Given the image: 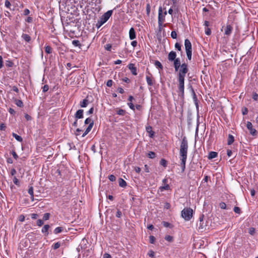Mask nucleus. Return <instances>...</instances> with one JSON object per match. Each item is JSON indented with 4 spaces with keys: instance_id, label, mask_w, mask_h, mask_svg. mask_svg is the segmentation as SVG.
Segmentation results:
<instances>
[{
    "instance_id": "56",
    "label": "nucleus",
    "mask_w": 258,
    "mask_h": 258,
    "mask_svg": "<svg viewBox=\"0 0 258 258\" xmlns=\"http://www.w3.org/2000/svg\"><path fill=\"white\" fill-rule=\"evenodd\" d=\"M234 211L236 213H237V214H240L241 213V210L240 209V208L238 207H235L234 208V209H233Z\"/></svg>"
},
{
    "instance_id": "14",
    "label": "nucleus",
    "mask_w": 258,
    "mask_h": 258,
    "mask_svg": "<svg viewBox=\"0 0 258 258\" xmlns=\"http://www.w3.org/2000/svg\"><path fill=\"white\" fill-rule=\"evenodd\" d=\"M129 37L131 40H133L136 38V34L135 29L132 27L129 31Z\"/></svg>"
},
{
    "instance_id": "9",
    "label": "nucleus",
    "mask_w": 258,
    "mask_h": 258,
    "mask_svg": "<svg viewBox=\"0 0 258 258\" xmlns=\"http://www.w3.org/2000/svg\"><path fill=\"white\" fill-rule=\"evenodd\" d=\"M232 30L233 27L230 24H227L224 29V35L227 36H230L232 33Z\"/></svg>"
},
{
    "instance_id": "27",
    "label": "nucleus",
    "mask_w": 258,
    "mask_h": 258,
    "mask_svg": "<svg viewBox=\"0 0 258 258\" xmlns=\"http://www.w3.org/2000/svg\"><path fill=\"white\" fill-rule=\"evenodd\" d=\"M12 136H13V137L14 138H15V139H16L17 141H19V142H22L23 141V139H22V138L21 136H20L18 135L17 134H15V133H12Z\"/></svg>"
},
{
    "instance_id": "47",
    "label": "nucleus",
    "mask_w": 258,
    "mask_h": 258,
    "mask_svg": "<svg viewBox=\"0 0 258 258\" xmlns=\"http://www.w3.org/2000/svg\"><path fill=\"white\" fill-rule=\"evenodd\" d=\"M165 239L169 242H172L173 240V238L170 235H166L165 237Z\"/></svg>"
},
{
    "instance_id": "38",
    "label": "nucleus",
    "mask_w": 258,
    "mask_h": 258,
    "mask_svg": "<svg viewBox=\"0 0 258 258\" xmlns=\"http://www.w3.org/2000/svg\"><path fill=\"white\" fill-rule=\"evenodd\" d=\"M159 188L161 191H163L164 190H169L170 189V186L169 184H165L164 186H160Z\"/></svg>"
},
{
    "instance_id": "31",
    "label": "nucleus",
    "mask_w": 258,
    "mask_h": 258,
    "mask_svg": "<svg viewBox=\"0 0 258 258\" xmlns=\"http://www.w3.org/2000/svg\"><path fill=\"white\" fill-rule=\"evenodd\" d=\"M63 230V228L62 227H57L54 230V233L55 234H57L59 233H61Z\"/></svg>"
},
{
    "instance_id": "53",
    "label": "nucleus",
    "mask_w": 258,
    "mask_h": 258,
    "mask_svg": "<svg viewBox=\"0 0 258 258\" xmlns=\"http://www.w3.org/2000/svg\"><path fill=\"white\" fill-rule=\"evenodd\" d=\"M6 127H7V126L5 123H2L0 124V131H5L6 129Z\"/></svg>"
},
{
    "instance_id": "62",
    "label": "nucleus",
    "mask_w": 258,
    "mask_h": 258,
    "mask_svg": "<svg viewBox=\"0 0 258 258\" xmlns=\"http://www.w3.org/2000/svg\"><path fill=\"white\" fill-rule=\"evenodd\" d=\"M12 154L13 156V157L15 159H17L18 158V155L17 154L16 152H15V150H13L12 151Z\"/></svg>"
},
{
    "instance_id": "2",
    "label": "nucleus",
    "mask_w": 258,
    "mask_h": 258,
    "mask_svg": "<svg viewBox=\"0 0 258 258\" xmlns=\"http://www.w3.org/2000/svg\"><path fill=\"white\" fill-rule=\"evenodd\" d=\"M165 11L163 12V9L161 7L159 8L158 16V23L159 30L161 31L163 27L166 26V24L163 25V23L165 21V16L167 15V11L166 9H164Z\"/></svg>"
},
{
    "instance_id": "20",
    "label": "nucleus",
    "mask_w": 258,
    "mask_h": 258,
    "mask_svg": "<svg viewBox=\"0 0 258 258\" xmlns=\"http://www.w3.org/2000/svg\"><path fill=\"white\" fill-rule=\"evenodd\" d=\"M187 158H181V166L182 172H183L185 171V164Z\"/></svg>"
},
{
    "instance_id": "33",
    "label": "nucleus",
    "mask_w": 258,
    "mask_h": 258,
    "mask_svg": "<svg viewBox=\"0 0 258 258\" xmlns=\"http://www.w3.org/2000/svg\"><path fill=\"white\" fill-rule=\"evenodd\" d=\"M219 207L222 209H230V208L227 206L226 204L224 202H221L219 204Z\"/></svg>"
},
{
    "instance_id": "46",
    "label": "nucleus",
    "mask_w": 258,
    "mask_h": 258,
    "mask_svg": "<svg viewBox=\"0 0 258 258\" xmlns=\"http://www.w3.org/2000/svg\"><path fill=\"white\" fill-rule=\"evenodd\" d=\"M186 53L187 59L189 60H191V57H192V51H186Z\"/></svg>"
},
{
    "instance_id": "48",
    "label": "nucleus",
    "mask_w": 258,
    "mask_h": 258,
    "mask_svg": "<svg viewBox=\"0 0 258 258\" xmlns=\"http://www.w3.org/2000/svg\"><path fill=\"white\" fill-rule=\"evenodd\" d=\"M249 233L251 235H253L255 233V229L253 227H250L249 229V231H248Z\"/></svg>"
},
{
    "instance_id": "5",
    "label": "nucleus",
    "mask_w": 258,
    "mask_h": 258,
    "mask_svg": "<svg viewBox=\"0 0 258 258\" xmlns=\"http://www.w3.org/2000/svg\"><path fill=\"white\" fill-rule=\"evenodd\" d=\"M188 72V65L185 62L181 64L180 70L178 73V77L185 78L186 74Z\"/></svg>"
},
{
    "instance_id": "4",
    "label": "nucleus",
    "mask_w": 258,
    "mask_h": 258,
    "mask_svg": "<svg viewBox=\"0 0 258 258\" xmlns=\"http://www.w3.org/2000/svg\"><path fill=\"white\" fill-rule=\"evenodd\" d=\"M193 210L190 208H185L181 211V217L185 221H189L193 216Z\"/></svg>"
},
{
    "instance_id": "35",
    "label": "nucleus",
    "mask_w": 258,
    "mask_h": 258,
    "mask_svg": "<svg viewBox=\"0 0 258 258\" xmlns=\"http://www.w3.org/2000/svg\"><path fill=\"white\" fill-rule=\"evenodd\" d=\"M44 48L46 53L50 54L52 52V48L49 45L45 46Z\"/></svg>"
},
{
    "instance_id": "37",
    "label": "nucleus",
    "mask_w": 258,
    "mask_h": 258,
    "mask_svg": "<svg viewBox=\"0 0 258 258\" xmlns=\"http://www.w3.org/2000/svg\"><path fill=\"white\" fill-rule=\"evenodd\" d=\"M148 157L151 159H154L156 157V154L155 152L150 151L148 154Z\"/></svg>"
},
{
    "instance_id": "30",
    "label": "nucleus",
    "mask_w": 258,
    "mask_h": 258,
    "mask_svg": "<svg viewBox=\"0 0 258 258\" xmlns=\"http://www.w3.org/2000/svg\"><path fill=\"white\" fill-rule=\"evenodd\" d=\"M185 78L178 77V86L184 85Z\"/></svg>"
},
{
    "instance_id": "15",
    "label": "nucleus",
    "mask_w": 258,
    "mask_h": 258,
    "mask_svg": "<svg viewBox=\"0 0 258 258\" xmlns=\"http://www.w3.org/2000/svg\"><path fill=\"white\" fill-rule=\"evenodd\" d=\"M88 97L87 96L85 99H83L80 103V106L82 108H85L87 106L89 103V101L88 99Z\"/></svg>"
},
{
    "instance_id": "25",
    "label": "nucleus",
    "mask_w": 258,
    "mask_h": 258,
    "mask_svg": "<svg viewBox=\"0 0 258 258\" xmlns=\"http://www.w3.org/2000/svg\"><path fill=\"white\" fill-rule=\"evenodd\" d=\"M16 105L20 107H23L24 106L23 102L21 100L15 99L14 100Z\"/></svg>"
},
{
    "instance_id": "40",
    "label": "nucleus",
    "mask_w": 258,
    "mask_h": 258,
    "mask_svg": "<svg viewBox=\"0 0 258 258\" xmlns=\"http://www.w3.org/2000/svg\"><path fill=\"white\" fill-rule=\"evenodd\" d=\"M125 110L119 109L117 111V114L119 115H124L125 114Z\"/></svg>"
},
{
    "instance_id": "34",
    "label": "nucleus",
    "mask_w": 258,
    "mask_h": 258,
    "mask_svg": "<svg viewBox=\"0 0 258 258\" xmlns=\"http://www.w3.org/2000/svg\"><path fill=\"white\" fill-rule=\"evenodd\" d=\"M154 64L156 67V68L160 69V70H163V66L159 61L156 60L154 62Z\"/></svg>"
},
{
    "instance_id": "16",
    "label": "nucleus",
    "mask_w": 258,
    "mask_h": 258,
    "mask_svg": "<svg viewBox=\"0 0 258 258\" xmlns=\"http://www.w3.org/2000/svg\"><path fill=\"white\" fill-rule=\"evenodd\" d=\"M128 69L131 70L132 73L134 75H137V68L135 67V64L133 63H130L128 64Z\"/></svg>"
},
{
    "instance_id": "64",
    "label": "nucleus",
    "mask_w": 258,
    "mask_h": 258,
    "mask_svg": "<svg viewBox=\"0 0 258 258\" xmlns=\"http://www.w3.org/2000/svg\"><path fill=\"white\" fill-rule=\"evenodd\" d=\"M9 113H10L11 114H12V115H15V114H16V111H15V110H14V109H13V108H10L9 109Z\"/></svg>"
},
{
    "instance_id": "8",
    "label": "nucleus",
    "mask_w": 258,
    "mask_h": 258,
    "mask_svg": "<svg viewBox=\"0 0 258 258\" xmlns=\"http://www.w3.org/2000/svg\"><path fill=\"white\" fill-rule=\"evenodd\" d=\"M246 126L252 136H255L257 135L256 131L253 128L252 124L250 121L247 122Z\"/></svg>"
},
{
    "instance_id": "29",
    "label": "nucleus",
    "mask_w": 258,
    "mask_h": 258,
    "mask_svg": "<svg viewBox=\"0 0 258 258\" xmlns=\"http://www.w3.org/2000/svg\"><path fill=\"white\" fill-rule=\"evenodd\" d=\"M181 45L178 42H176L175 44V49L178 50L179 51H180L181 54L182 55L183 51L181 49Z\"/></svg>"
},
{
    "instance_id": "23",
    "label": "nucleus",
    "mask_w": 258,
    "mask_h": 258,
    "mask_svg": "<svg viewBox=\"0 0 258 258\" xmlns=\"http://www.w3.org/2000/svg\"><path fill=\"white\" fill-rule=\"evenodd\" d=\"M227 140V144L228 145H231L234 141V138L232 135L229 134Z\"/></svg>"
},
{
    "instance_id": "36",
    "label": "nucleus",
    "mask_w": 258,
    "mask_h": 258,
    "mask_svg": "<svg viewBox=\"0 0 258 258\" xmlns=\"http://www.w3.org/2000/svg\"><path fill=\"white\" fill-rule=\"evenodd\" d=\"M173 66H181L180 59L179 57L177 58L173 61Z\"/></svg>"
},
{
    "instance_id": "13",
    "label": "nucleus",
    "mask_w": 258,
    "mask_h": 258,
    "mask_svg": "<svg viewBox=\"0 0 258 258\" xmlns=\"http://www.w3.org/2000/svg\"><path fill=\"white\" fill-rule=\"evenodd\" d=\"M83 112L84 110L83 109H79L77 110L75 114V118L77 119L83 118Z\"/></svg>"
},
{
    "instance_id": "22",
    "label": "nucleus",
    "mask_w": 258,
    "mask_h": 258,
    "mask_svg": "<svg viewBox=\"0 0 258 258\" xmlns=\"http://www.w3.org/2000/svg\"><path fill=\"white\" fill-rule=\"evenodd\" d=\"M92 127V124L91 123L88 125L87 128L86 129L85 132L82 135V137H84L85 136H86L90 132Z\"/></svg>"
},
{
    "instance_id": "39",
    "label": "nucleus",
    "mask_w": 258,
    "mask_h": 258,
    "mask_svg": "<svg viewBox=\"0 0 258 258\" xmlns=\"http://www.w3.org/2000/svg\"><path fill=\"white\" fill-rule=\"evenodd\" d=\"M50 213H45L44 215H43V220L44 221H46V220H47L49 219L50 218Z\"/></svg>"
},
{
    "instance_id": "24",
    "label": "nucleus",
    "mask_w": 258,
    "mask_h": 258,
    "mask_svg": "<svg viewBox=\"0 0 258 258\" xmlns=\"http://www.w3.org/2000/svg\"><path fill=\"white\" fill-rule=\"evenodd\" d=\"M218 156V153L216 152L211 151L209 153L208 158L209 159H212L214 158H216Z\"/></svg>"
},
{
    "instance_id": "44",
    "label": "nucleus",
    "mask_w": 258,
    "mask_h": 258,
    "mask_svg": "<svg viewBox=\"0 0 258 258\" xmlns=\"http://www.w3.org/2000/svg\"><path fill=\"white\" fill-rule=\"evenodd\" d=\"M5 5L6 7H7L8 9H9L10 10H12L11 8V3L9 1L6 0V1L5 2Z\"/></svg>"
},
{
    "instance_id": "3",
    "label": "nucleus",
    "mask_w": 258,
    "mask_h": 258,
    "mask_svg": "<svg viewBox=\"0 0 258 258\" xmlns=\"http://www.w3.org/2000/svg\"><path fill=\"white\" fill-rule=\"evenodd\" d=\"M113 13V10H109L105 13L98 20L96 27L97 28H99L102 25H103L105 22H106L109 18L111 16Z\"/></svg>"
},
{
    "instance_id": "60",
    "label": "nucleus",
    "mask_w": 258,
    "mask_h": 258,
    "mask_svg": "<svg viewBox=\"0 0 258 258\" xmlns=\"http://www.w3.org/2000/svg\"><path fill=\"white\" fill-rule=\"evenodd\" d=\"M205 34L207 35H210L211 34V31L210 28H205Z\"/></svg>"
},
{
    "instance_id": "50",
    "label": "nucleus",
    "mask_w": 258,
    "mask_h": 258,
    "mask_svg": "<svg viewBox=\"0 0 258 258\" xmlns=\"http://www.w3.org/2000/svg\"><path fill=\"white\" fill-rule=\"evenodd\" d=\"M104 48L105 50L107 51H111L112 48V45L111 44H107L104 46Z\"/></svg>"
},
{
    "instance_id": "42",
    "label": "nucleus",
    "mask_w": 258,
    "mask_h": 258,
    "mask_svg": "<svg viewBox=\"0 0 258 258\" xmlns=\"http://www.w3.org/2000/svg\"><path fill=\"white\" fill-rule=\"evenodd\" d=\"M169 4H172L173 7H176L178 0H168Z\"/></svg>"
},
{
    "instance_id": "26",
    "label": "nucleus",
    "mask_w": 258,
    "mask_h": 258,
    "mask_svg": "<svg viewBox=\"0 0 258 258\" xmlns=\"http://www.w3.org/2000/svg\"><path fill=\"white\" fill-rule=\"evenodd\" d=\"M190 88H191V93H192V98H193L194 101V102H198V100L196 94L194 91V89H193V88L191 86H190Z\"/></svg>"
},
{
    "instance_id": "52",
    "label": "nucleus",
    "mask_w": 258,
    "mask_h": 258,
    "mask_svg": "<svg viewBox=\"0 0 258 258\" xmlns=\"http://www.w3.org/2000/svg\"><path fill=\"white\" fill-rule=\"evenodd\" d=\"M150 9H151V7H150V4H147L146 5V12H147V14L148 16H149V15H150Z\"/></svg>"
},
{
    "instance_id": "18",
    "label": "nucleus",
    "mask_w": 258,
    "mask_h": 258,
    "mask_svg": "<svg viewBox=\"0 0 258 258\" xmlns=\"http://www.w3.org/2000/svg\"><path fill=\"white\" fill-rule=\"evenodd\" d=\"M49 228H50V226L49 225H48V224L45 225L42 229V230H41L42 232L43 233H44L45 235H48L49 234L48 229Z\"/></svg>"
},
{
    "instance_id": "28",
    "label": "nucleus",
    "mask_w": 258,
    "mask_h": 258,
    "mask_svg": "<svg viewBox=\"0 0 258 258\" xmlns=\"http://www.w3.org/2000/svg\"><path fill=\"white\" fill-rule=\"evenodd\" d=\"M73 45L75 47H79V48H81L82 45L80 43V42L78 40H74L72 41Z\"/></svg>"
},
{
    "instance_id": "19",
    "label": "nucleus",
    "mask_w": 258,
    "mask_h": 258,
    "mask_svg": "<svg viewBox=\"0 0 258 258\" xmlns=\"http://www.w3.org/2000/svg\"><path fill=\"white\" fill-rule=\"evenodd\" d=\"M119 185L121 187H125L127 185L126 181L121 178H119L118 179Z\"/></svg>"
},
{
    "instance_id": "61",
    "label": "nucleus",
    "mask_w": 258,
    "mask_h": 258,
    "mask_svg": "<svg viewBox=\"0 0 258 258\" xmlns=\"http://www.w3.org/2000/svg\"><path fill=\"white\" fill-rule=\"evenodd\" d=\"M113 83V82L112 80H108L107 82L106 85L108 87H110L112 86Z\"/></svg>"
},
{
    "instance_id": "11",
    "label": "nucleus",
    "mask_w": 258,
    "mask_h": 258,
    "mask_svg": "<svg viewBox=\"0 0 258 258\" xmlns=\"http://www.w3.org/2000/svg\"><path fill=\"white\" fill-rule=\"evenodd\" d=\"M184 85L181 86H178V94L179 97L182 100L184 99Z\"/></svg>"
},
{
    "instance_id": "51",
    "label": "nucleus",
    "mask_w": 258,
    "mask_h": 258,
    "mask_svg": "<svg viewBox=\"0 0 258 258\" xmlns=\"http://www.w3.org/2000/svg\"><path fill=\"white\" fill-rule=\"evenodd\" d=\"M155 237L154 236L150 235L149 236V241L151 243L154 244L155 243Z\"/></svg>"
},
{
    "instance_id": "54",
    "label": "nucleus",
    "mask_w": 258,
    "mask_h": 258,
    "mask_svg": "<svg viewBox=\"0 0 258 258\" xmlns=\"http://www.w3.org/2000/svg\"><path fill=\"white\" fill-rule=\"evenodd\" d=\"M44 224V222H43V220H41V219H38L37 221V225L38 226H41L43 225Z\"/></svg>"
},
{
    "instance_id": "1",
    "label": "nucleus",
    "mask_w": 258,
    "mask_h": 258,
    "mask_svg": "<svg viewBox=\"0 0 258 258\" xmlns=\"http://www.w3.org/2000/svg\"><path fill=\"white\" fill-rule=\"evenodd\" d=\"M188 145L187 138L185 136L182 138L179 149V155L181 158H187Z\"/></svg>"
},
{
    "instance_id": "12",
    "label": "nucleus",
    "mask_w": 258,
    "mask_h": 258,
    "mask_svg": "<svg viewBox=\"0 0 258 258\" xmlns=\"http://www.w3.org/2000/svg\"><path fill=\"white\" fill-rule=\"evenodd\" d=\"M176 53L175 51H170L168 55V59L170 61H173L174 60L176 59Z\"/></svg>"
},
{
    "instance_id": "7",
    "label": "nucleus",
    "mask_w": 258,
    "mask_h": 258,
    "mask_svg": "<svg viewBox=\"0 0 258 258\" xmlns=\"http://www.w3.org/2000/svg\"><path fill=\"white\" fill-rule=\"evenodd\" d=\"M147 73L148 75L146 77L147 83L149 86H152L154 84L155 80L149 72H148Z\"/></svg>"
},
{
    "instance_id": "21",
    "label": "nucleus",
    "mask_w": 258,
    "mask_h": 258,
    "mask_svg": "<svg viewBox=\"0 0 258 258\" xmlns=\"http://www.w3.org/2000/svg\"><path fill=\"white\" fill-rule=\"evenodd\" d=\"M22 38L27 42H29L31 40V37L27 34L23 33L22 35Z\"/></svg>"
},
{
    "instance_id": "58",
    "label": "nucleus",
    "mask_w": 258,
    "mask_h": 258,
    "mask_svg": "<svg viewBox=\"0 0 258 258\" xmlns=\"http://www.w3.org/2000/svg\"><path fill=\"white\" fill-rule=\"evenodd\" d=\"M42 91L44 93L46 92L49 90V86L48 85H45L42 88Z\"/></svg>"
},
{
    "instance_id": "45",
    "label": "nucleus",
    "mask_w": 258,
    "mask_h": 258,
    "mask_svg": "<svg viewBox=\"0 0 258 258\" xmlns=\"http://www.w3.org/2000/svg\"><path fill=\"white\" fill-rule=\"evenodd\" d=\"M28 192L29 194L31 197H32L33 194H34V192H33V187L32 186H30V185L29 186V188H28Z\"/></svg>"
},
{
    "instance_id": "10",
    "label": "nucleus",
    "mask_w": 258,
    "mask_h": 258,
    "mask_svg": "<svg viewBox=\"0 0 258 258\" xmlns=\"http://www.w3.org/2000/svg\"><path fill=\"white\" fill-rule=\"evenodd\" d=\"M184 46L185 51H192V45L189 39H186L184 40Z\"/></svg>"
},
{
    "instance_id": "43",
    "label": "nucleus",
    "mask_w": 258,
    "mask_h": 258,
    "mask_svg": "<svg viewBox=\"0 0 258 258\" xmlns=\"http://www.w3.org/2000/svg\"><path fill=\"white\" fill-rule=\"evenodd\" d=\"M160 164L165 167L167 166V161L164 159H162L160 161Z\"/></svg>"
},
{
    "instance_id": "59",
    "label": "nucleus",
    "mask_w": 258,
    "mask_h": 258,
    "mask_svg": "<svg viewBox=\"0 0 258 258\" xmlns=\"http://www.w3.org/2000/svg\"><path fill=\"white\" fill-rule=\"evenodd\" d=\"M171 36L173 39H176L177 38V33L176 31H172L171 33Z\"/></svg>"
},
{
    "instance_id": "17",
    "label": "nucleus",
    "mask_w": 258,
    "mask_h": 258,
    "mask_svg": "<svg viewBox=\"0 0 258 258\" xmlns=\"http://www.w3.org/2000/svg\"><path fill=\"white\" fill-rule=\"evenodd\" d=\"M146 132L149 133V137L151 138H153L154 136L155 132L152 131V127L151 126H147L146 127Z\"/></svg>"
},
{
    "instance_id": "49",
    "label": "nucleus",
    "mask_w": 258,
    "mask_h": 258,
    "mask_svg": "<svg viewBox=\"0 0 258 258\" xmlns=\"http://www.w3.org/2000/svg\"><path fill=\"white\" fill-rule=\"evenodd\" d=\"M14 65V63L11 60H7L6 62V66L7 67H12Z\"/></svg>"
},
{
    "instance_id": "55",
    "label": "nucleus",
    "mask_w": 258,
    "mask_h": 258,
    "mask_svg": "<svg viewBox=\"0 0 258 258\" xmlns=\"http://www.w3.org/2000/svg\"><path fill=\"white\" fill-rule=\"evenodd\" d=\"M108 179L111 181H114L116 180V177L114 175L111 174L108 176Z\"/></svg>"
},
{
    "instance_id": "6",
    "label": "nucleus",
    "mask_w": 258,
    "mask_h": 258,
    "mask_svg": "<svg viewBox=\"0 0 258 258\" xmlns=\"http://www.w3.org/2000/svg\"><path fill=\"white\" fill-rule=\"evenodd\" d=\"M204 215L203 214L201 215L199 218V223L197 224L198 226V229L199 230H201V232H203L206 229V227L207 226L206 224V222H205L204 220Z\"/></svg>"
},
{
    "instance_id": "63",
    "label": "nucleus",
    "mask_w": 258,
    "mask_h": 258,
    "mask_svg": "<svg viewBox=\"0 0 258 258\" xmlns=\"http://www.w3.org/2000/svg\"><path fill=\"white\" fill-rule=\"evenodd\" d=\"M122 216V212L120 210H117L116 214V217L117 218H120Z\"/></svg>"
},
{
    "instance_id": "32",
    "label": "nucleus",
    "mask_w": 258,
    "mask_h": 258,
    "mask_svg": "<svg viewBox=\"0 0 258 258\" xmlns=\"http://www.w3.org/2000/svg\"><path fill=\"white\" fill-rule=\"evenodd\" d=\"M85 124H90L91 123L92 124V127L94 125V121L90 117H88L85 120V122H84Z\"/></svg>"
},
{
    "instance_id": "57",
    "label": "nucleus",
    "mask_w": 258,
    "mask_h": 258,
    "mask_svg": "<svg viewBox=\"0 0 258 258\" xmlns=\"http://www.w3.org/2000/svg\"><path fill=\"white\" fill-rule=\"evenodd\" d=\"M13 182L17 185H20V182L18 179L16 177L13 178Z\"/></svg>"
},
{
    "instance_id": "41",
    "label": "nucleus",
    "mask_w": 258,
    "mask_h": 258,
    "mask_svg": "<svg viewBox=\"0 0 258 258\" xmlns=\"http://www.w3.org/2000/svg\"><path fill=\"white\" fill-rule=\"evenodd\" d=\"M60 242H56L54 244H53L52 245V247L54 249H58L60 247Z\"/></svg>"
}]
</instances>
